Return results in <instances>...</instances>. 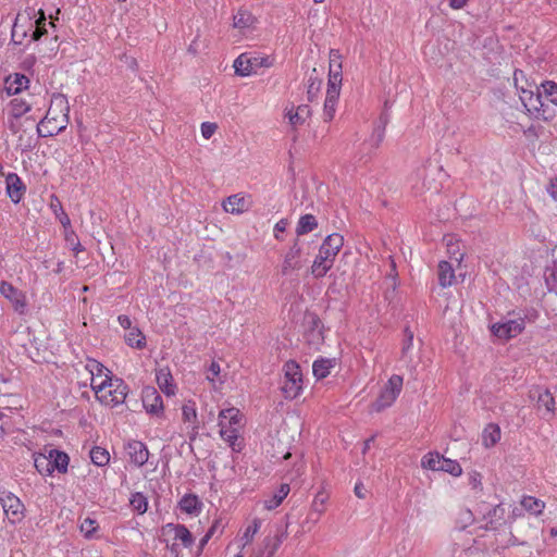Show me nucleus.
I'll use <instances>...</instances> for the list:
<instances>
[{"label":"nucleus","instance_id":"1","mask_svg":"<svg viewBox=\"0 0 557 557\" xmlns=\"http://www.w3.org/2000/svg\"><path fill=\"white\" fill-rule=\"evenodd\" d=\"M67 112L66 100L63 97L54 98L46 116L37 125L38 135L51 137L65 129L69 122Z\"/></svg>","mask_w":557,"mask_h":557},{"label":"nucleus","instance_id":"2","mask_svg":"<svg viewBox=\"0 0 557 557\" xmlns=\"http://www.w3.org/2000/svg\"><path fill=\"white\" fill-rule=\"evenodd\" d=\"M344 238L342 235L334 233L329 235L322 243L319 253L313 260L310 273L315 278H321L332 269L334 260L343 247Z\"/></svg>","mask_w":557,"mask_h":557},{"label":"nucleus","instance_id":"3","mask_svg":"<svg viewBox=\"0 0 557 557\" xmlns=\"http://www.w3.org/2000/svg\"><path fill=\"white\" fill-rule=\"evenodd\" d=\"M96 398L103 405L115 407L125 401L128 387L121 379L106 376L101 384L97 385Z\"/></svg>","mask_w":557,"mask_h":557},{"label":"nucleus","instance_id":"4","mask_svg":"<svg viewBox=\"0 0 557 557\" xmlns=\"http://www.w3.org/2000/svg\"><path fill=\"white\" fill-rule=\"evenodd\" d=\"M284 382L282 392L286 398H296L302 388V374L298 363L287 361L284 364Z\"/></svg>","mask_w":557,"mask_h":557},{"label":"nucleus","instance_id":"5","mask_svg":"<svg viewBox=\"0 0 557 557\" xmlns=\"http://www.w3.org/2000/svg\"><path fill=\"white\" fill-rule=\"evenodd\" d=\"M403 388V377L400 375H392L383 389L381 391L379 397L373 403L372 407L375 411L380 412L388 407H391L398 395L400 394Z\"/></svg>","mask_w":557,"mask_h":557},{"label":"nucleus","instance_id":"6","mask_svg":"<svg viewBox=\"0 0 557 557\" xmlns=\"http://www.w3.org/2000/svg\"><path fill=\"white\" fill-rule=\"evenodd\" d=\"M545 508V503L539 498L532 496H524L518 505H515L509 520L511 522L520 519L522 522L529 523V519L525 517L524 512H528L533 516H539L543 512Z\"/></svg>","mask_w":557,"mask_h":557},{"label":"nucleus","instance_id":"7","mask_svg":"<svg viewBox=\"0 0 557 557\" xmlns=\"http://www.w3.org/2000/svg\"><path fill=\"white\" fill-rule=\"evenodd\" d=\"M235 73L239 76H248L256 73L258 69L270 66L268 58L252 57L248 53H242L234 61Z\"/></svg>","mask_w":557,"mask_h":557},{"label":"nucleus","instance_id":"8","mask_svg":"<svg viewBox=\"0 0 557 557\" xmlns=\"http://www.w3.org/2000/svg\"><path fill=\"white\" fill-rule=\"evenodd\" d=\"M519 98L530 113L540 112L544 107L543 94L535 85H529V88L521 87Z\"/></svg>","mask_w":557,"mask_h":557},{"label":"nucleus","instance_id":"9","mask_svg":"<svg viewBox=\"0 0 557 557\" xmlns=\"http://www.w3.org/2000/svg\"><path fill=\"white\" fill-rule=\"evenodd\" d=\"M524 330V320L518 318L515 320H508L503 323H495L492 325V333L502 339H509L516 337Z\"/></svg>","mask_w":557,"mask_h":557},{"label":"nucleus","instance_id":"10","mask_svg":"<svg viewBox=\"0 0 557 557\" xmlns=\"http://www.w3.org/2000/svg\"><path fill=\"white\" fill-rule=\"evenodd\" d=\"M0 502L8 517L11 515L13 521L20 519L24 506L17 496L13 495L9 490H0Z\"/></svg>","mask_w":557,"mask_h":557},{"label":"nucleus","instance_id":"11","mask_svg":"<svg viewBox=\"0 0 557 557\" xmlns=\"http://www.w3.org/2000/svg\"><path fill=\"white\" fill-rule=\"evenodd\" d=\"M162 536L180 541L185 547L191 546L194 537L189 530L183 524L168 523L162 528Z\"/></svg>","mask_w":557,"mask_h":557},{"label":"nucleus","instance_id":"12","mask_svg":"<svg viewBox=\"0 0 557 557\" xmlns=\"http://www.w3.org/2000/svg\"><path fill=\"white\" fill-rule=\"evenodd\" d=\"M0 292L3 297L9 299L16 311L23 313L26 308V297L23 292L15 288L12 284L8 282H1Z\"/></svg>","mask_w":557,"mask_h":557},{"label":"nucleus","instance_id":"13","mask_svg":"<svg viewBox=\"0 0 557 557\" xmlns=\"http://www.w3.org/2000/svg\"><path fill=\"white\" fill-rule=\"evenodd\" d=\"M337 78L334 76V81L332 84H327L326 98L324 101V120L326 122L331 121L334 117L336 111V103L339 97L341 86L336 85Z\"/></svg>","mask_w":557,"mask_h":557},{"label":"nucleus","instance_id":"14","mask_svg":"<svg viewBox=\"0 0 557 557\" xmlns=\"http://www.w3.org/2000/svg\"><path fill=\"white\" fill-rule=\"evenodd\" d=\"M125 450L129 461L136 466H143L148 460L149 451L145 444L139 441L129 442Z\"/></svg>","mask_w":557,"mask_h":557},{"label":"nucleus","instance_id":"15","mask_svg":"<svg viewBox=\"0 0 557 557\" xmlns=\"http://www.w3.org/2000/svg\"><path fill=\"white\" fill-rule=\"evenodd\" d=\"M301 255V247L299 245V240L296 239L293 246L289 248L287 253L285 255L283 265H282V274L287 275L293 270H299L301 268V263L299 261Z\"/></svg>","mask_w":557,"mask_h":557},{"label":"nucleus","instance_id":"16","mask_svg":"<svg viewBox=\"0 0 557 557\" xmlns=\"http://www.w3.org/2000/svg\"><path fill=\"white\" fill-rule=\"evenodd\" d=\"M86 370L91 375L90 386L96 393V389H98L97 385H100L101 380H103L106 376H110V371L102 363L95 359L87 360Z\"/></svg>","mask_w":557,"mask_h":557},{"label":"nucleus","instance_id":"17","mask_svg":"<svg viewBox=\"0 0 557 557\" xmlns=\"http://www.w3.org/2000/svg\"><path fill=\"white\" fill-rule=\"evenodd\" d=\"M221 437L228 443L234 451H240L243 448V438L239 436V429L230 426L226 423L219 424Z\"/></svg>","mask_w":557,"mask_h":557},{"label":"nucleus","instance_id":"18","mask_svg":"<svg viewBox=\"0 0 557 557\" xmlns=\"http://www.w3.org/2000/svg\"><path fill=\"white\" fill-rule=\"evenodd\" d=\"M143 403L147 412L152 414H159L163 409L162 399L158 392L152 387L144 391Z\"/></svg>","mask_w":557,"mask_h":557},{"label":"nucleus","instance_id":"19","mask_svg":"<svg viewBox=\"0 0 557 557\" xmlns=\"http://www.w3.org/2000/svg\"><path fill=\"white\" fill-rule=\"evenodd\" d=\"M25 190V186L23 185L21 178L15 173H10L7 176V191L9 197L14 203L20 202L23 197Z\"/></svg>","mask_w":557,"mask_h":557},{"label":"nucleus","instance_id":"20","mask_svg":"<svg viewBox=\"0 0 557 557\" xmlns=\"http://www.w3.org/2000/svg\"><path fill=\"white\" fill-rule=\"evenodd\" d=\"M156 380H157L159 388L164 394H166L168 396L175 394L176 386L173 383V376L168 367L160 368L159 370H157Z\"/></svg>","mask_w":557,"mask_h":557},{"label":"nucleus","instance_id":"21","mask_svg":"<svg viewBox=\"0 0 557 557\" xmlns=\"http://www.w3.org/2000/svg\"><path fill=\"white\" fill-rule=\"evenodd\" d=\"M48 458H50L52 471L58 470L60 473L67 471L70 457L66 453L48 446Z\"/></svg>","mask_w":557,"mask_h":557},{"label":"nucleus","instance_id":"22","mask_svg":"<svg viewBox=\"0 0 557 557\" xmlns=\"http://www.w3.org/2000/svg\"><path fill=\"white\" fill-rule=\"evenodd\" d=\"M248 200L239 194L232 195L223 202V209L232 214H240L248 210Z\"/></svg>","mask_w":557,"mask_h":557},{"label":"nucleus","instance_id":"23","mask_svg":"<svg viewBox=\"0 0 557 557\" xmlns=\"http://www.w3.org/2000/svg\"><path fill=\"white\" fill-rule=\"evenodd\" d=\"M286 116L288 117L289 124L296 128L302 125L311 116V109L307 104H300L295 109V111L294 109H290L286 113Z\"/></svg>","mask_w":557,"mask_h":557},{"label":"nucleus","instance_id":"24","mask_svg":"<svg viewBox=\"0 0 557 557\" xmlns=\"http://www.w3.org/2000/svg\"><path fill=\"white\" fill-rule=\"evenodd\" d=\"M342 55L338 50L332 49L330 51V71H329V84H332L336 74V85L342 84Z\"/></svg>","mask_w":557,"mask_h":557},{"label":"nucleus","instance_id":"25","mask_svg":"<svg viewBox=\"0 0 557 557\" xmlns=\"http://www.w3.org/2000/svg\"><path fill=\"white\" fill-rule=\"evenodd\" d=\"M243 414L237 408H228L221 410L219 413V424L226 423L230 426L240 429L243 423Z\"/></svg>","mask_w":557,"mask_h":557},{"label":"nucleus","instance_id":"26","mask_svg":"<svg viewBox=\"0 0 557 557\" xmlns=\"http://www.w3.org/2000/svg\"><path fill=\"white\" fill-rule=\"evenodd\" d=\"M178 506L181 510L186 513L197 515L201 510L202 503L199 500L198 496L194 494H186L180 500Z\"/></svg>","mask_w":557,"mask_h":557},{"label":"nucleus","instance_id":"27","mask_svg":"<svg viewBox=\"0 0 557 557\" xmlns=\"http://www.w3.org/2000/svg\"><path fill=\"white\" fill-rule=\"evenodd\" d=\"M34 466L40 474H51L52 466L50 458H48V446L44 450L34 454Z\"/></svg>","mask_w":557,"mask_h":557},{"label":"nucleus","instance_id":"28","mask_svg":"<svg viewBox=\"0 0 557 557\" xmlns=\"http://www.w3.org/2000/svg\"><path fill=\"white\" fill-rule=\"evenodd\" d=\"M455 280L454 269L447 261H441L438 264V282L442 287H447Z\"/></svg>","mask_w":557,"mask_h":557},{"label":"nucleus","instance_id":"29","mask_svg":"<svg viewBox=\"0 0 557 557\" xmlns=\"http://www.w3.org/2000/svg\"><path fill=\"white\" fill-rule=\"evenodd\" d=\"M124 338L126 344L133 348L143 349L146 346V337L137 327L129 329Z\"/></svg>","mask_w":557,"mask_h":557},{"label":"nucleus","instance_id":"30","mask_svg":"<svg viewBox=\"0 0 557 557\" xmlns=\"http://www.w3.org/2000/svg\"><path fill=\"white\" fill-rule=\"evenodd\" d=\"M7 84L8 94L16 95L28 87L29 79L23 74H15L12 79L10 78L7 82Z\"/></svg>","mask_w":557,"mask_h":557},{"label":"nucleus","instance_id":"31","mask_svg":"<svg viewBox=\"0 0 557 557\" xmlns=\"http://www.w3.org/2000/svg\"><path fill=\"white\" fill-rule=\"evenodd\" d=\"M317 226H318L317 219L312 214L301 215L298 221L297 227H296V234L298 236L308 234V233L312 232L313 230H315Z\"/></svg>","mask_w":557,"mask_h":557},{"label":"nucleus","instance_id":"32","mask_svg":"<svg viewBox=\"0 0 557 557\" xmlns=\"http://www.w3.org/2000/svg\"><path fill=\"white\" fill-rule=\"evenodd\" d=\"M500 440V429L496 424H488L482 434L483 445L485 447L494 446Z\"/></svg>","mask_w":557,"mask_h":557},{"label":"nucleus","instance_id":"33","mask_svg":"<svg viewBox=\"0 0 557 557\" xmlns=\"http://www.w3.org/2000/svg\"><path fill=\"white\" fill-rule=\"evenodd\" d=\"M50 208L52 209L55 216L59 219L60 223L66 230L71 226V221L69 215L64 212L62 205L58 197L51 196Z\"/></svg>","mask_w":557,"mask_h":557},{"label":"nucleus","instance_id":"34","mask_svg":"<svg viewBox=\"0 0 557 557\" xmlns=\"http://www.w3.org/2000/svg\"><path fill=\"white\" fill-rule=\"evenodd\" d=\"M90 459L92 463L98 467L106 466L110 460L109 451L102 447L95 446L89 451Z\"/></svg>","mask_w":557,"mask_h":557},{"label":"nucleus","instance_id":"35","mask_svg":"<svg viewBox=\"0 0 557 557\" xmlns=\"http://www.w3.org/2000/svg\"><path fill=\"white\" fill-rule=\"evenodd\" d=\"M535 393H537V399H536L537 407L540 409L544 408L547 413L553 412L555 400H554L553 395L549 393V391H547V389L536 391Z\"/></svg>","mask_w":557,"mask_h":557},{"label":"nucleus","instance_id":"36","mask_svg":"<svg viewBox=\"0 0 557 557\" xmlns=\"http://www.w3.org/2000/svg\"><path fill=\"white\" fill-rule=\"evenodd\" d=\"M333 367V363L330 359H320L314 361L312 366L313 375L318 380H322L330 374V369Z\"/></svg>","mask_w":557,"mask_h":557},{"label":"nucleus","instance_id":"37","mask_svg":"<svg viewBox=\"0 0 557 557\" xmlns=\"http://www.w3.org/2000/svg\"><path fill=\"white\" fill-rule=\"evenodd\" d=\"M255 22V17L247 11L239 10L236 15H234L233 26L235 28L244 29L250 27Z\"/></svg>","mask_w":557,"mask_h":557},{"label":"nucleus","instance_id":"38","mask_svg":"<svg viewBox=\"0 0 557 557\" xmlns=\"http://www.w3.org/2000/svg\"><path fill=\"white\" fill-rule=\"evenodd\" d=\"M438 471L447 472L454 476H458L462 473L461 466L456 460L445 458L444 456H442Z\"/></svg>","mask_w":557,"mask_h":557},{"label":"nucleus","instance_id":"39","mask_svg":"<svg viewBox=\"0 0 557 557\" xmlns=\"http://www.w3.org/2000/svg\"><path fill=\"white\" fill-rule=\"evenodd\" d=\"M30 110V106L20 98H14L10 101V112L14 117H21Z\"/></svg>","mask_w":557,"mask_h":557},{"label":"nucleus","instance_id":"40","mask_svg":"<svg viewBox=\"0 0 557 557\" xmlns=\"http://www.w3.org/2000/svg\"><path fill=\"white\" fill-rule=\"evenodd\" d=\"M315 73H317V71H315V69H313L312 73L310 74V76L308 78L307 96H308L309 101H312L317 97V94L319 92L321 84H322V81L319 79L318 76L314 75Z\"/></svg>","mask_w":557,"mask_h":557},{"label":"nucleus","instance_id":"41","mask_svg":"<svg viewBox=\"0 0 557 557\" xmlns=\"http://www.w3.org/2000/svg\"><path fill=\"white\" fill-rule=\"evenodd\" d=\"M283 535L275 534L273 536H268L264 539V550L267 552V557H273L280 545L283 541ZM258 557V556H256Z\"/></svg>","mask_w":557,"mask_h":557},{"label":"nucleus","instance_id":"42","mask_svg":"<svg viewBox=\"0 0 557 557\" xmlns=\"http://www.w3.org/2000/svg\"><path fill=\"white\" fill-rule=\"evenodd\" d=\"M441 460L442 455H440L438 453H429L422 458L421 466L425 469L438 471Z\"/></svg>","mask_w":557,"mask_h":557},{"label":"nucleus","instance_id":"43","mask_svg":"<svg viewBox=\"0 0 557 557\" xmlns=\"http://www.w3.org/2000/svg\"><path fill=\"white\" fill-rule=\"evenodd\" d=\"M289 490H278L271 499H264L262 502L263 508L272 510L281 505V503L287 497Z\"/></svg>","mask_w":557,"mask_h":557},{"label":"nucleus","instance_id":"44","mask_svg":"<svg viewBox=\"0 0 557 557\" xmlns=\"http://www.w3.org/2000/svg\"><path fill=\"white\" fill-rule=\"evenodd\" d=\"M129 503L133 506V508L137 510L139 513H145L148 509L147 497L139 492L132 495V497L129 498Z\"/></svg>","mask_w":557,"mask_h":557},{"label":"nucleus","instance_id":"45","mask_svg":"<svg viewBox=\"0 0 557 557\" xmlns=\"http://www.w3.org/2000/svg\"><path fill=\"white\" fill-rule=\"evenodd\" d=\"M543 100L546 99L554 104H557V84L554 82H546L542 84Z\"/></svg>","mask_w":557,"mask_h":557},{"label":"nucleus","instance_id":"46","mask_svg":"<svg viewBox=\"0 0 557 557\" xmlns=\"http://www.w3.org/2000/svg\"><path fill=\"white\" fill-rule=\"evenodd\" d=\"M81 532L84 534V536L88 540L92 539L97 529H98V523L96 520L94 519H90V518H86L84 519V521L81 523Z\"/></svg>","mask_w":557,"mask_h":557},{"label":"nucleus","instance_id":"47","mask_svg":"<svg viewBox=\"0 0 557 557\" xmlns=\"http://www.w3.org/2000/svg\"><path fill=\"white\" fill-rule=\"evenodd\" d=\"M330 495L327 493V490H319L318 493L314 495L312 507L315 511L322 512L324 510V505L329 500Z\"/></svg>","mask_w":557,"mask_h":557},{"label":"nucleus","instance_id":"48","mask_svg":"<svg viewBox=\"0 0 557 557\" xmlns=\"http://www.w3.org/2000/svg\"><path fill=\"white\" fill-rule=\"evenodd\" d=\"M66 243L71 246L72 250L77 255L78 252L84 251V247L77 239V236L72 230L66 228L64 234Z\"/></svg>","mask_w":557,"mask_h":557},{"label":"nucleus","instance_id":"49","mask_svg":"<svg viewBox=\"0 0 557 557\" xmlns=\"http://www.w3.org/2000/svg\"><path fill=\"white\" fill-rule=\"evenodd\" d=\"M259 528H260V520H257V519L253 520V523L251 525L247 527V529L245 530L243 537H242L243 546L249 544L252 541V537L258 532Z\"/></svg>","mask_w":557,"mask_h":557},{"label":"nucleus","instance_id":"50","mask_svg":"<svg viewBox=\"0 0 557 557\" xmlns=\"http://www.w3.org/2000/svg\"><path fill=\"white\" fill-rule=\"evenodd\" d=\"M216 129H218L216 123L205 122L201 124V135L206 139L211 138Z\"/></svg>","mask_w":557,"mask_h":557},{"label":"nucleus","instance_id":"51","mask_svg":"<svg viewBox=\"0 0 557 557\" xmlns=\"http://www.w3.org/2000/svg\"><path fill=\"white\" fill-rule=\"evenodd\" d=\"M183 419L186 422H195L197 418L196 409L191 405H184L182 408Z\"/></svg>","mask_w":557,"mask_h":557},{"label":"nucleus","instance_id":"52","mask_svg":"<svg viewBox=\"0 0 557 557\" xmlns=\"http://www.w3.org/2000/svg\"><path fill=\"white\" fill-rule=\"evenodd\" d=\"M383 138H384V126L375 127L373 131V134L371 136L372 146L377 148L381 145V143L383 141Z\"/></svg>","mask_w":557,"mask_h":557},{"label":"nucleus","instance_id":"53","mask_svg":"<svg viewBox=\"0 0 557 557\" xmlns=\"http://www.w3.org/2000/svg\"><path fill=\"white\" fill-rule=\"evenodd\" d=\"M405 337L406 339L401 349L403 357H406L413 342V332L410 331L408 327L405 330Z\"/></svg>","mask_w":557,"mask_h":557},{"label":"nucleus","instance_id":"54","mask_svg":"<svg viewBox=\"0 0 557 557\" xmlns=\"http://www.w3.org/2000/svg\"><path fill=\"white\" fill-rule=\"evenodd\" d=\"M220 364L218 362H212L209 367V370H208V375H207V379L211 382L214 381V377L218 376L220 374Z\"/></svg>","mask_w":557,"mask_h":557},{"label":"nucleus","instance_id":"55","mask_svg":"<svg viewBox=\"0 0 557 557\" xmlns=\"http://www.w3.org/2000/svg\"><path fill=\"white\" fill-rule=\"evenodd\" d=\"M447 247H448V252L454 256L455 260L460 263L462 258H463V253L462 252H459L458 251V246L457 245H454V244H450L448 243L447 244Z\"/></svg>","mask_w":557,"mask_h":557},{"label":"nucleus","instance_id":"56","mask_svg":"<svg viewBox=\"0 0 557 557\" xmlns=\"http://www.w3.org/2000/svg\"><path fill=\"white\" fill-rule=\"evenodd\" d=\"M547 193L557 200V176L552 178L548 186H547Z\"/></svg>","mask_w":557,"mask_h":557},{"label":"nucleus","instance_id":"57","mask_svg":"<svg viewBox=\"0 0 557 557\" xmlns=\"http://www.w3.org/2000/svg\"><path fill=\"white\" fill-rule=\"evenodd\" d=\"M287 224H288V223H287V220H285V219L280 220V221L275 224V226H274V232H275V234H274V235H275V237H276L277 239H280V235H278V233H283V232H285Z\"/></svg>","mask_w":557,"mask_h":557},{"label":"nucleus","instance_id":"58","mask_svg":"<svg viewBox=\"0 0 557 557\" xmlns=\"http://www.w3.org/2000/svg\"><path fill=\"white\" fill-rule=\"evenodd\" d=\"M120 325L125 329L129 330L132 329V321L128 315L122 314L117 318Z\"/></svg>","mask_w":557,"mask_h":557},{"label":"nucleus","instance_id":"59","mask_svg":"<svg viewBox=\"0 0 557 557\" xmlns=\"http://www.w3.org/2000/svg\"><path fill=\"white\" fill-rule=\"evenodd\" d=\"M481 482V474L479 472H472L469 476V484H472L473 486L480 485Z\"/></svg>","mask_w":557,"mask_h":557},{"label":"nucleus","instance_id":"60","mask_svg":"<svg viewBox=\"0 0 557 557\" xmlns=\"http://www.w3.org/2000/svg\"><path fill=\"white\" fill-rule=\"evenodd\" d=\"M468 0H449V7L454 10L462 9Z\"/></svg>","mask_w":557,"mask_h":557},{"label":"nucleus","instance_id":"61","mask_svg":"<svg viewBox=\"0 0 557 557\" xmlns=\"http://www.w3.org/2000/svg\"><path fill=\"white\" fill-rule=\"evenodd\" d=\"M47 30L42 26L36 27V29L32 34V39L37 41L41 38L44 34H46Z\"/></svg>","mask_w":557,"mask_h":557},{"label":"nucleus","instance_id":"62","mask_svg":"<svg viewBox=\"0 0 557 557\" xmlns=\"http://www.w3.org/2000/svg\"><path fill=\"white\" fill-rule=\"evenodd\" d=\"M38 14H39V16H38V18L35 22L36 23V27L42 26L45 28V26H46V15H45L44 10L40 9L38 11Z\"/></svg>","mask_w":557,"mask_h":557},{"label":"nucleus","instance_id":"63","mask_svg":"<svg viewBox=\"0 0 557 557\" xmlns=\"http://www.w3.org/2000/svg\"><path fill=\"white\" fill-rule=\"evenodd\" d=\"M17 30H18V24H17V21L14 23L13 25V29H12V39L14 40L15 44H21L22 40H16V36H17Z\"/></svg>","mask_w":557,"mask_h":557},{"label":"nucleus","instance_id":"64","mask_svg":"<svg viewBox=\"0 0 557 557\" xmlns=\"http://www.w3.org/2000/svg\"><path fill=\"white\" fill-rule=\"evenodd\" d=\"M368 492V490H355L356 496L359 498H366Z\"/></svg>","mask_w":557,"mask_h":557}]
</instances>
